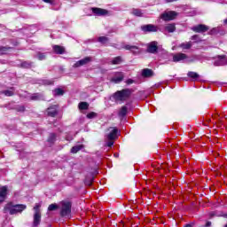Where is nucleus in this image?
Segmentation results:
<instances>
[{
    "instance_id": "nucleus-1",
    "label": "nucleus",
    "mask_w": 227,
    "mask_h": 227,
    "mask_svg": "<svg viewBox=\"0 0 227 227\" xmlns=\"http://www.w3.org/2000/svg\"><path fill=\"white\" fill-rule=\"evenodd\" d=\"M130 95H132V90L123 89L116 91L114 94V98L115 102H125V100H129V98H130Z\"/></svg>"
},
{
    "instance_id": "nucleus-39",
    "label": "nucleus",
    "mask_w": 227,
    "mask_h": 227,
    "mask_svg": "<svg viewBox=\"0 0 227 227\" xmlns=\"http://www.w3.org/2000/svg\"><path fill=\"white\" fill-rule=\"evenodd\" d=\"M96 116H97V114L95 112H91L87 114V118H89V120H91V119L95 118Z\"/></svg>"
},
{
    "instance_id": "nucleus-15",
    "label": "nucleus",
    "mask_w": 227,
    "mask_h": 227,
    "mask_svg": "<svg viewBox=\"0 0 227 227\" xmlns=\"http://www.w3.org/2000/svg\"><path fill=\"white\" fill-rule=\"evenodd\" d=\"M124 49H126V51H130L133 54H139V52H141V48L136 45L126 44Z\"/></svg>"
},
{
    "instance_id": "nucleus-11",
    "label": "nucleus",
    "mask_w": 227,
    "mask_h": 227,
    "mask_svg": "<svg viewBox=\"0 0 227 227\" xmlns=\"http://www.w3.org/2000/svg\"><path fill=\"white\" fill-rule=\"evenodd\" d=\"M191 29L194 33H207V31H208L210 29V27H208V26H207V25L199 24V25L192 27Z\"/></svg>"
},
{
    "instance_id": "nucleus-30",
    "label": "nucleus",
    "mask_w": 227,
    "mask_h": 227,
    "mask_svg": "<svg viewBox=\"0 0 227 227\" xmlns=\"http://www.w3.org/2000/svg\"><path fill=\"white\" fill-rule=\"evenodd\" d=\"M132 13H133L136 17H143V12H141V10H139V9H133V10H132Z\"/></svg>"
},
{
    "instance_id": "nucleus-49",
    "label": "nucleus",
    "mask_w": 227,
    "mask_h": 227,
    "mask_svg": "<svg viewBox=\"0 0 227 227\" xmlns=\"http://www.w3.org/2000/svg\"><path fill=\"white\" fill-rule=\"evenodd\" d=\"M223 22H224V24H227V20H224V21H223Z\"/></svg>"
},
{
    "instance_id": "nucleus-6",
    "label": "nucleus",
    "mask_w": 227,
    "mask_h": 227,
    "mask_svg": "<svg viewBox=\"0 0 227 227\" xmlns=\"http://www.w3.org/2000/svg\"><path fill=\"white\" fill-rule=\"evenodd\" d=\"M186 59V63H193L194 59H187L185 53H177L173 55L174 63H178V61H184Z\"/></svg>"
},
{
    "instance_id": "nucleus-3",
    "label": "nucleus",
    "mask_w": 227,
    "mask_h": 227,
    "mask_svg": "<svg viewBox=\"0 0 227 227\" xmlns=\"http://www.w3.org/2000/svg\"><path fill=\"white\" fill-rule=\"evenodd\" d=\"M23 210H26V205L24 204H18V205H12L7 204L4 207V213H8L11 215H14V214H20Z\"/></svg>"
},
{
    "instance_id": "nucleus-40",
    "label": "nucleus",
    "mask_w": 227,
    "mask_h": 227,
    "mask_svg": "<svg viewBox=\"0 0 227 227\" xmlns=\"http://www.w3.org/2000/svg\"><path fill=\"white\" fill-rule=\"evenodd\" d=\"M31 100H40V94L35 93L31 97Z\"/></svg>"
},
{
    "instance_id": "nucleus-36",
    "label": "nucleus",
    "mask_w": 227,
    "mask_h": 227,
    "mask_svg": "<svg viewBox=\"0 0 227 227\" xmlns=\"http://www.w3.org/2000/svg\"><path fill=\"white\" fill-rule=\"evenodd\" d=\"M57 208H59V206H57L56 204H51L49 207H48V210L50 212H52V210H57Z\"/></svg>"
},
{
    "instance_id": "nucleus-44",
    "label": "nucleus",
    "mask_w": 227,
    "mask_h": 227,
    "mask_svg": "<svg viewBox=\"0 0 227 227\" xmlns=\"http://www.w3.org/2000/svg\"><path fill=\"white\" fill-rule=\"evenodd\" d=\"M206 226L207 227L212 226V223L211 222H207Z\"/></svg>"
},
{
    "instance_id": "nucleus-22",
    "label": "nucleus",
    "mask_w": 227,
    "mask_h": 227,
    "mask_svg": "<svg viewBox=\"0 0 227 227\" xmlns=\"http://www.w3.org/2000/svg\"><path fill=\"white\" fill-rule=\"evenodd\" d=\"M153 75V71L149 68H145L142 71V76L143 77H152Z\"/></svg>"
},
{
    "instance_id": "nucleus-38",
    "label": "nucleus",
    "mask_w": 227,
    "mask_h": 227,
    "mask_svg": "<svg viewBox=\"0 0 227 227\" xmlns=\"http://www.w3.org/2000/svg\"><path fill=\"white\" fill-rule=\"evenodd\" d=\"M36 58H37V59H39V61H43V59H45V54L38 53Z\"/></svg>"
},
{
    "instance_id": "nucleus-28",
    "label": "nucleus",
    "mask_w": 227,
    "mask_h": 227,
    "mask_svg": "<svg viewBox=\"0 0 227 227\" xmlns=\"http://www.w3.org/2000/svg\"><path fill=\"white\" fill-rule=\"evenodd\" d=\"M122 61H123V59H121V57H115L112 60V65H120V64H121Z\"/></svg>"
},
{
    "instance_id": "nucleus-9",
    "label": "nucleus",
    "mask_w": 227,
    "mask_h": 227,
    "mask_svg": "<svg viewBox=\"0 0 227 227\" xmlns=\"http://www.w3.org/2000/svg\"><path fill=\"white\" fill-rule=\"evenodd\" d=\"M227 65V57L226 55H219L215 58L214 66L215 67H224Z\"/></svg>"
},
{
    "instance_id": "nucleus-20",
    "label": "nucleus",
    "mask_w": 227,
    "mask_h": 227,
    "mask_svg": "<svg viewBox=\"0 0 227 227\" xmlns=\"http://www.w3.org/2000/svg\"><path fill=\"white\" fill-rule=\"evenodd\" d=\"M53 51L55 54H65V48L63 46L54 45Z\"/></svg>"
},
{
    "instance_id": "nucleus-37",
    "label": "nucleus",
    "mask_w": 227,
    "mask_h": 227,
    "mask_svg": "<svg viewBox=\"0 0 227 227\" xmlns=\"http://www.w3.org/2000/svg\"><path fill=\"white\" fill-rule=\"evenodd\" d=\"M43 3H47L48 4H51V6H56L57 2L56 0H43Z\"/></svg>"
},
{
    "instance_id": "nucleus-18",
    "label": "nucleus",
    "mask_w": 227,
    "mask_h": 227,
    "mask_svg": "<svg viewBox=\"0 0 227 227\" xmlns=\"http://www.w3.org/2000/svg\"><path fill=\"white\" fill-rule=\"evenodd\" d=\"M208 35H224V30L221 27H213L209 30Z\"/></svg>"
},
{
    "instance_id": "nucleus-35",
    "label": "nucleus",
    "mask_w": 227,
    "mask_h": 227,
    "mask_svg": "<svg viewBox=\"0 0 227 227\" xmlns=\"http://www.w3.org/2000/svg\"><path fill=\"white\" fill-rule=\"evenodd\" d=\"M48 141L49 143H54L56 141V134L51 133Z\"/></svg>"
},
{
    "instance_id": "nucleus-17",
    "label": "nucleus",
    "mask_w": 227,
    "mask_h": 227,
    "mask_svg": "<svg viewBox=\"0 0 227 227\" xmlns=\"http://www.w3.org/2000/svg\"><path fill=\"white\" fill-rule=\"evenodd\" d=\"M8 194V187L7 186H3L0 189V203H3L4 200H6V195Z\"/></svg>"
},
{
    "instance_id": "nucleus-19",
    "label": "nucleus",
    "mask_w": 227,
    "mask_h": 227,
    "mask_svg": "<svg viewBox=\"0 0 227 227\" xmlns=\"http://www.w3.org/2000/svg\"><path fill=\"white\" fill-rule=\"evenodd\" d=\"M47 113H48V116H51L52 118H54V116L58 114V106H50L47 110Z\"/></svg>"
},
{
    "instance_id": "nucleus-41",
    "label": "nucleus",
    "mask_w": 227,
    "mask_h": 227,
    "mask_svg": "<svg viewBox=\"0 0 227 227\" xmlns=\"http://www.w3.org/2000/svg\"><path fill=\"white\" fill-rule=\"evenodd\" d=\"M16 109L19 113H24V111H26V107H24V106H20Z\"/></svg>"
},
{
    "instance_id": "nucleus-33",
    "label": "nucleus",
    "mask_w": 227,
    "mask_h": 227,
    "mask_svg": "<svg viewBox=\"0 0 227 227\" xmlns=\"http://www.w3.org/2000/svg\"><path fill=\"white\" fill-rule=\"evenodd\" d=\"M191 40H192V42H195L196 43H198V42H201V39L200 38L199 35H194L191 37Z\"/></svg>"
},
{
    "instance_id": "nucleus-16",
    "label": "nucleus",
    "mask_w": 227,
    "mask_h": 227,
    "mask_svg": "<svg viewBox=\"0 0 227 227\" xmlns=\"http://www.w3.org/2000/svg\"><path fill=\"white\" fill-rule=\"evenodd\" d=\"M123 73H116L115 75L112 78V82H114L115 84H120L121 81H123Z\"/></svg>"
},
{
    "instance_id": "nucleus-24",
    "label": "nucleus",
    "mask_w": 227,
    "mask_h": 227,
    "mask_svg": "<svg viewBox=\"0 0 227 227\" xmlns=\"http://www.w3.org/2000/svg\"><path fill=\"white\" fill-rule=\"evenodd\" d=\"M78 107L81 111H86V109L90 107V105L87 102H81L79 103Z\"/></svg>"
},
{
    "instance_id": "nucleus-26",
    "label": "nucleus",
    "mask_w": 227,
    "mask_h": 227,
    "mask_svg": "<svg viewBox=\"0 0 227 227\" xmlns=\"http://www.w3.org/2000/svg\"><path fill=\"white\" fill-rule=\"evenodd\" d=\"M98 42H99V43H102L103 45H106L109 42V38H107L106 36H100L98 37Z\"/></svg>"
},
{
    "instance_id": "nucleus-8",
    "label": "nucleus",
    "mask_w": 227,
    "mask_h": 227,
    "mask_svg": "<svg viewBox=\"0 0 227 227\" xmlns=\"http://www.w3.org/2000/svg\"><path fill=\"white\" fill-rule=\"evenodd\" d=\"M109 133L106 135L107 141H114V139H118V134L120 131L115 127H112L108 129Z\"/></svg>"
},
{
    "instance_id": "nucleus-21",
    "label": "nucleus",
    "mask_w": 227,
    "mask_h": 227,
    "mask_svg": "<svg viewBox=\"0 0 227 227\" xmlns=\"http://www.w3.org/2000/svg\"><path fill=\"white\" fill-rule=\"evenodd\" d=\"M179 47L183 49V51H189V49L192 47V42L183 43L179 45Z\"/></svg>"
},
{
    "instance_id": "nucleus-48",
    "label": "nucleus",
    "mask_w": 227,
    "mask_h": 227,
    "mask_svg": "<svg viewBox=\"0 0 227 227\" xmlns=\"http://www.w3.org/2000/svg\"><path fill=\"white\" fill-rule=\"evenodd\" d=\"M87 185H91V182L86 183Z\"/></svg>"
},
{
    "instance_id": "nucleus-31",
    "label": "nucleus",
    "mask_w": 227,
    "mask_h": 227,
    "mask_svg": "<svg viewBox=\"0 0 227 227\" xmlns=\"http://www.w3.org/2000/svg\"><path fill=\"white\" fill-rule=\"evenodd\" d=\"M32 66H33V63L31 62L25 61L21 63L22 68H31Z\"/></svg>"
},
{
    "instance_id": "nucleus-13",
    "label": "nucleus",
    "mask_w": 227,
    "mask_h": 227,
    "mask_svg": "<svg viewBox=\"0 0 227 227\" xmlns=\"http://www.w3.org/2000/svg\"><path fill=\"white\" fill-rule=\"evenodd\" d=\"M159 51V43L153 41L147 44V52L150 54H155Z\"/></svg>"
},
{
    "instance_id": "nucleus-23",
    "label": "nucleus",
    "mask_w": 227,
    "mask_h": 227,
    "mask_svg": "<svg viewBox=\"0 0 227 227\" xmlns=\"http://www.w3.org/2000/svg\"><path fill=\"white\" fill-rule=\"evenodd\" d=\"M65 94V90H63V89H55L53 90V95L55 97H61Z\"/></svg>"
},
{
    "instance_id": "nucleus-32",
    "label": "nucleus",
    "mask_w": 227,
    "mask_h": 227,
    "mask_svg": "<svg viewBox=\"0 0 227 227\" xmlns=\"http://www.w3.org/2000/svg\"><path fill=\"white\" fill-rule=\"evenodd\" d=\"M8 51H10V48L0 46V54H8Z\"/></svg>"
},
{
    "instance_id": "nucleus-10",
    "label": "nucleus",
    "mask_w": 227,
    "mask_h": 227,
    "mask_svg": "<svg viewBox=\"0 0 227 227\" xmlns=\"http://www.w3.org/2000/svg\"><path fill=\"white\" fill-rule=\"evenodd\" d=\"M160 31L164 33V35L167 33H175V31H176V25H175V23H168L164 25L163 27L160 28Z\"/></svg>"
},
{
    "instance_id": "nucleus-45",
    "label": "nucleus",
    "mask_w": 227,
    "mask_h": 227,
    "mask_svg": "<svg viewBox=\"0 0 227 227\" xmlns=\"http://www.w3.org/2000/svg\"><path fill=\"white\" fill-rule=\"evenodd\" d=\"M132 82H134V81H132V80H128V84H132Z\"/></svg>"
},
{
    "instance_id": "nucleus-46",
    "label": "nucleus",
    "mask_w": 227,
    "mask_h": 227,
    "mask_svg": "<svg viewBox=\"0 0 227 227\" xmlns=\"http://www.w3.org/2000/svg\"><path fill=\"white\" fill-rule=\"evenodd\" d=\"M222 217H225L227 219V214L225 215H220Z\"/></svg>"
},
{
    "instance_id": "nucleus-2",
    "label": "nucleus",
    "mask_w": 227,
    "mask_h": 227,
    "mask_svg": "<svg viewBox=\"0 0 227 227\" xmlns=\"http://www.w3.org/2000/svg\"><path fill=\"white\" fill-rule=\"evenodd\" d=\"M59 208H60L61 217H70V215L72 214V202L62 200L59 204Z\"/></svg>"
},
{
    "instance_id": "nucleus-14",
    "label": "nucleus",
    "mask_w": 227,
    "mask_h": 227,
    "mask_svg": "<svg viewBox=\"0 0 227 227\" xmlns=\"http://www.w3.org/2000/svg\"><path fill=\"white\" fill-rule=\"evenodd\" d=\"M92 59L91 57H86L81 60H78L76 63L74 64V68H79V67H84V65H88V63H91Z\"/></svg>"
},
{
    "instance_id": "nucleus-7",
    "label": "nucleus",
    "mask_w": 227,
    "mask_h": 227,
    "mask_svg": "<svg viewBox=\"0 0 227 227\" xmlns=\"http://www.w3.org/2000/svg\"><path fill=\"white\" fill-rule=\"evenodd\" d=\"M140 29L144 33H157L158 31H160V28L153 24L143 25Z\"/></svg>"
},
{
    "instance_id": "nucleus-34",
    "label": "nucleus",
    "mask_w": 227,
    "mask_h": 227,
    "mask_svg": "<svg viewBox=\"0 0 227 227\" xmlns=\"http://www.w3.org/2000/svg\"><path fill=\"white\" fill-rule=\"evenodd\" d=\"M4 95H5V97H12V95H13V88H12L9 90H4Z\"/></svg>"
},
{
    "instance_id": "nucleus-5",
    "label": "nucleus",
    "mask_w": 227,
    "mask_h": 227,
    "mask_svg": "<svg viewBox=\"0 0 227 227\" xmlns=\"http://www.w3.org/2000/svg\"><path fill=\"white\" fill-rule=\"evenodd\" d=\"M177 15L178 13H176V12L168 11L161 13L160 17L162 20H164L165 22H168L169 20H175Z\"/></svg>"
},
{
    "instance_id": "nucleus-29",
    "label": "nucleus",
    "mask_w": 227,
    "mask_h": 227,
    "mask_svg": "<svg viewBox=\"0 0 227 227\" xmlns=\"http://www.w3.org/2000/svg\"><path fill=\"white\" fill-rule=\"evenodd\" d=\"M80 150H82V145H79L72 147L71 153H77V152H80Z\"/></svg>"
},
{
    "instance_id": "nucleus-4",
    "label": "nucleus",
    "mask_w": 227,
    "mask_h": 227,
    "mask_svg": "<svg viewBox=\"0 0 227 227\" xmlns=\"http://www.w3.org/2000/svg\"><path fill=\"white\" fill-rule=\"evenodd\" d=\"M40 204H35L34 207L35 214H34V222L33 226L36 227L38 224H40L42 221V214L40 213Z\"/></svg>"
},
{
    "instance_id": "nucleus-12",
    "label": "nucleus",
    "mask_w": 227,
    "mask_h": 227,
    "mask_svg": "<svg viewBox=\"0 0 227 227\" xmlns=\"http://www.w3.org/2000/svg\"><path fill=\"white\" fill-rule=\"evenodd\" d=\"M90 10L92 11V13L97 17H106V15L109 13L107 10L98 7H92Z\"/></svg>"
},
{
    "instance_id": "nucleus-43",
    "label": "nucleus",
    "mask_w": 227,
    "mask_h": 227,
    "mask_svg": "<svg viewBox=\"0 0 227 227\" xmlns=\"http://www.w3.org/2000/svg\"><path fill=\"white\" fill-rule=\"evenodd\" d=\"M44 84L51 85L52 84V81H45Z\"/></svg>"
},
{
    "instance_id": "nucleus-27",
    "label": "nucleus",
    "mask_w": 227,
    "mask_h": 227,
    "mask_svg": "<svg viewBox=\"0 0 227 227\" xmlns=\"http://www.w3.org/2000/svg\"><path fill=\"white\" fill-rule=\"evenodd\" d=\"M127 111H128L127 106H122L119 111V116H121V118H123L124 116H127Z\"/></svg>"
},
{
    "instance_id": "nucleus-42",
    "label": "nucleus",
    "mask_w": 227,
    "mask_h": 227,
    "mask_svg": "<svg viewBox=\"0 0 227 227\" xmlns=\"http://www.w3.org/2000/svg\"><path fill=\"white\" fill-rule=\"evenodd\" d=\"M113 145H114V141L113 140H108L106 144V146H108V148H111V146H113Z\"/></svg>"
},
{
    "instance_id": "nucleus-50",
    "label": "nucleus",
    "mask_w": 227,
    "mask_h": 227,
    "mask_svg": "<svg viewBox=\"0 0 227 227\" xmlns=\"http://www.w3.org/2000/svg\"><path fill=\"white\" fill-rule=\"evenodd\" d=\"M224 227H227V224Z\"/></svg>"
},
{
    "instance_id": "nucleus-47",
    "label": "nucleus",
    "mask_w": 227,
    "mask_h": 227,
    "mask_svg": "<svg viewBox=\"0 0 227 227\" xmlns=\"http://www.w3.org/2000/svg\"><path fill=\"white\" fill-rule=\"evenodd\" d=\"M184 227H192V224H186Z\"/></svg>"
},
{
    "instance_id": "nucleus-25",
    "label": "nucleus",
    "mask_w": 227,
    "mask_h": 227,
    "mask_svg": "<svg viewBox=\"0 0 227 227\" xmlns=\"http://www.w3.org/2000/svg\"><path fill=\"white\" fill-rule=\"evenodd\" d=\"M187 75L193 81H196L200 77V74L196 72H188Z\"/></svg>"
}]
</instances>
